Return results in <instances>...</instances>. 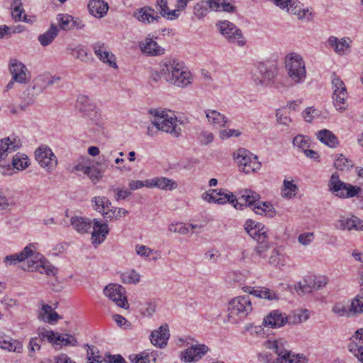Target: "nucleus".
Returning a JSON list of instances; mask_svg holds the SVG:
<instances>
[{
	"instance_id": "nucleus-30",
	"label": "nucleus",
	"mask_w": 363,
	"mask_h": 363,
	"mask_svg": "<svg viewBox=\"0 0 363 363\" xmlns=\"http://www.w3.org/2000/svg\"><path fill=\"white\" fill-rule=\"evenodd\" d=\"M88 9L91 15L101 18L106 15L109 6L104 0H90L88 4Z\"/></svg>"
},
{
	"instance_id": "nucleus-51",
	"label": "nucleus",
	"mask_w": 363,
	"mask_h": 363,
	"mask_svg": "<svg viewBox=\"0 0 363 363\" xmlns=\"http://www.w3.org/2000/svg\"><path fill=\"white\" fill-rule=\"evenodd\" d=\"M89 348L87 350V363H106V361H103L101 357L99 355V351L98 349L94 348V347L86 345Z\"/></svg>"
},
{
	"instance_id": "nucleus-47",
	"label": "nucleus",
	"mask_w": 363,
	"mask_h": 363,
	"mask_svg": "<svg viewBox=\"0 0 363 363\" xmlns=\"http://www.w3.org/2000/svg\"><path fill=\"white\" fill-rule=\"evenodd\" d=\"M334 167L337 169L341 171L348 170L350 167H353V163L351 160L346 158L342 154H340L335 157Z\"/></svg>"
},
{
	"instance_id": "nucleus-15",
	"label": "nucleus",
	"mask_w": 363,
	"mask_h": 363,
	"mask_svg": "<svg viewBox=\"0 0 363 363\" xmlns=\"http://www.w3.org/2000/svg\"><path fill=\"white\" fill-rule=\"evenodd\" d=\"M41 81L43 80L40 78H35L33 81V86L28 87L23 92L21 103L19 106L22 111H25L29 105L33 104L35 96L44 89V87L40 84Z\"/></svg>"
},
{
	"instance_id": "nucleus-38",
	"label": "nucleus",
	"mask_w": 363,
	"mask_h": 363,
	"mask_svg": "<svg viewBox=\"0 0 363 363\" xmlns=\"http://www.w3.org/2000/svg\"><path fill=\"white\" fill-rule=\"evenodd\" d=\"M307 358L303 355L294 354L287 350L274 360L272 363H306Z\"/></svg>"
},
{
	"instance_id": "nucleus-48",
	"label": "nucleus",
	"mask_w": 363,
	"mask_h": 363,
	"mask_svg": "<svg viewBox=\"0 0 363 363\" xmlns=\"http://www.w3.org/2000/svg\"><path fill=\"white\" fill-rule=\"evenodd\" d=\"M352 316L363 313V294H358L350 306Z\"/></svg>"
},
{
	"instance_id": "nucleus-6",
	"label": "nucleus",
	"mask_w": 363,
	"mask_h": 363,
	"mask_svg": "<svg viewBox=\"0 0 363 363\" xmlns=\"http://www.w3.org/2000/svg\"><path fill=\"white\" fill-rule=\"evenodd\" d=\"M285 68L293 84L303 83L306 78L305 62L300 55L291 53L285 57Z\"/></svg>"
},
{
	"instance_id": "nucleus-2",
	"label": "nucleus",
	"mask_w": 363,
	"mask_h": 363,
	"mask_svg": "<svg viewBox=\"0 0 363 363\" xmlns=\"http://www.w3.org/2000/svg\"><path fill=\"white\" fill-rule=\"evenodd\" d=\"M149 113L154 116L152 123L158 130L169 133L175 138L181 135L182 129L173 111L160 108L150 109Z\"/></svg>"
},
{
	"instance_id": "nucleus-52",
	"label": "nucleus",
	"mask_w": 363,
	"mask_h": 363,
	"mask_svg": "<svg viewBox=\"0 0 363 363\" xmlns=\"http://www.w3.org/2000/svg\"><path fill=\"white\" fill-rule=\"evenodd\" d=\"M121 278L124 284H136L140 281V275L135 270L121 274Z\"/></svg>"
},
{
	"instance_id": "nucleus-50",
	"label": "nucleus",
	"mask_w": 363,
	"mask_h": 363,
	"mask_svg": "<svg viewBox=\"0 0 363 363\" xmlns=\"http://www.w3.org/2000/svg\"><path fill=\"white\" fill-rule=\"evenodd\" d=\"M264 346L268 349L272 350L274 353L277 354V357H279L284 352L287 351V350L284 348V343L281 340H267L265 342Z\"/></svg>"
},
{
	"instance_id": "nucleus-11",
	"label": "nucleus",
	"mask_w": 363,
	"mask_h": 363,
	"mask_svg": "<svg viewBox=\"0 0 363 363\" xmlns=\"http://www.w3.org/2000/svg\"><path fill=\"white\" fill-rule=\"evenodd\" d=\"M332 85L333 89V100L337 110L345 109V100L347 98L346 86L342 80L335 73L333 74Z\"/></svg>"
},
{
	"instance_id": "nucleus-49",
	"label": "nucleus",
	"mask_w": 363,
	"mask_h": 363,
	"mask_svg": "<svg viewBox=\"0 0 363 363\" xmlns=\"http://www.w3.org/2000/svg\"><path fill=\"white\" fill-rule=\"evenodd\" d=\"M12 165L18 170L25 169L28 167V159L26 155L18 153L13 157Z\"/></svg>"
},
{
	"instance_id": "nucleus-28",
	"label": "nucleus",
	"mask_w": 363,
	"mask_h": 363,
	"mask_svg": "<svg viewBox=\"0 0 363 363\" xmlns=\"http://www.w3.org/2000/svg\"><path fill=\"white\" fill-rule=\"evenodd\" d=\"M141 51L150 56L161 55L164 53V49L160 47L152 38L147 37L139 44Z\"/></svg>"
},
{
	"instance_id": "nucleus-16",
	"label": "nucleus",
	"mask_w": 363,
	"mask_h": 363,
	"mask_svg": "<svg viewBox=\"0 0 363 363\" xmlns=\"http://www.w3.org/2000/svg\"><path fill=\"white\" fill-rule=\"evenodd\" d=\"M55 335V332L51 330H48L45 328H39L37 330V336L30 338L29 342V349L30 352L40 350L41 344L48 342L52 344V336Z\"/></svg>"
},
{
	"instance_id": "nucleus-4",
	"label": "nucleus",
	"mask_w": 363,
	"mask_h": 363,
	"mask_svg": "<svg viewBox=\"0 0 363 363\" xmlns=\"http://www.w3.org/2000/svg\"><path fill=\"white\" fill-rule=\"evenodd\" d=\"M328 186L329 190L339 198L347 199L357 196L358 206L363 208V196L359 195L361 191L360 187L340 181L337 173L332 174Z\"/></svg>"
},
{
	"instance_id": "nucleus-62",
	"label": "nucleus",
	"mask_w": 363,
	"mask_h": 363,
	"mask_svg": "<svg viewBox=\"0 0 363 363\" xmlns=\"http://www.w3.org/2000/svg\"><path fill=\"white\" fill-rule=\"evenodd\" d=\"M169 230L171 232L180 234H186L189 232L188 228L182 223H171L169 225Z\"/></svg>"
},
{
	"instance_id": "nucleus-1",
	"label": "nucleus",
	"mask_w": 363,
	"mask_h": 363,
	"mask_svg": "<svg viewBox=\"0 0 363 363\" xmlns=\"http://www.w3.org/2000/svg\"><path fill=\"white\" fill-rule=\"evenodd\" d=\"M160 73L165 81L178 87L191 83V74L184 63L177 59H165L160 62Z\"/></svg>"
},
{
	"instance_id": "nucleus-13",
	"label": "nucleus",
	"mask_w": 363,
	"mask_h": 363,
	"mask_svg": "<svg viewBox=\"0 0 363 363\" xmlns=\"http://www.w3.org/2000/svg\"><path fill=\"white\" fill-rule=\"evenodd\" d=\"M104 293L119 307L124 309L128 308L129 304L125 296V290L122 286L115 284H109L104 288Z\"/></svg>"
},
{
	"instance_id": "nucleus-61",
	"label": "nucleus",
	"mask_w": 363,
	"mask_h": 363,
	"mask_svg": "<svg viewBox=\"0 0 363 363\" xmlns=\"http://www.w3.org/2000/svg\"><path fill=\"white\" fill-rule=\"evenodd\" d=\"M106 363H128L121 354H111L107 352L105 354Z\"/></svg>"
},
{
	"instance_id": "nucleus-21",
	"label": "nucleus",
	"mask_w": 363,
	"mask_h": 363,
	"mask_svg": "<svg viewBox=\"0 0 363 363\" xmlns=\"http://www.w3.org/2000/svg\"><path fill=\"white\" fill-rule=\"evenodd\" d=\"M42 256L39 255L38 258H33L28 261V270H37L40 273H45L48 276H54L56 274L57 269L52 267L48 262L41 259Z\"/></svg>"
},
{
	"instance_id": "nucleus-56",
	"label": "nucleus",
	"mask_w": 363,
	"mask_h": 363,
	"mask_svg": "<svg viewBox=\"0 0 363 363\" xmlns=\"http://www.w3.org/2000/svg\"><path fill=\"white\" fill-rule=\"evenodd\" d=\"M293 145L304 152L310 147V140L308 137L298 135L293 139Z\"/></svg>"
},
{
	"instance_id": "nucleus-42",
	"label": "nucleus",
	"mask_w": 363,
	"mask_h": 363,
	"mask_svg": "<svg viewBox=\"0 0 363 363\" xmlns=\"http://www.w3.org/2000/svg\"><path fill=\"white\" fill-rule=\"evenodd\" d=\"M57 33V27L52 24L50 28L45 33L38 36V40L43 46H47L50 45L56 38Z\"/></svg>"
},
{
	"instance_id": "nucleus-20",
	"label": "nucleus",
	"mask_w": 363,
	"mask_h": 363,
	"mask_svg": "<svg viewBox=\"0 0 363 363\" xmlns=\"http://www.w3.org/2000/svg\"><path fill=\"white\" fill-rule=\"evenodd\" d=\"M169 330L167 324L162 325L157 330H153L150 336L151 343L160 348H164L167 345L169 338Z\"/></svg>"
},
{
	"instance_id": "nucleus-39",
	"label": "nucleus",
	"mask_w": 363,
	"mask_h": 363,
	"mask_svg": "<svg viewBox=\"0 0 363 363\" xmlns=\"http://www.w3.org/2000/svg\"><path fill=\"white\" fill-rule=\"evenodd\" d=\"M70 222L74 230L81 234L88 233L92 226L90 220L80 216L72 217Z\"/></svg>"
},
{
	"instance_id": "nucleus-59",
	"label": "nucleus",
	"mask_w": 363,
	"mask_h": 363,
	"mask_svg": "<svg viewBox=\"0 0 363 363\" xmlns=\"http://www.w3.org/2000/svg\"><path fill=\"white\" fill-rule=\"evenodd\" d=\"M104 171L101 169L90 167L85 169V174H86L92 181H99L103 174Z\"/></svg>"
},
{
	"instance_id": "nucleus-55",
	"label": "nucleus",
	"mask_w": 363,
	"mask_h": 363,
	"mask_svg": "<svg viewBox=\"0 0 363 363\" xmlns=\"http://www.w3.org/2000/svg\"><path fill=\"white\" fill-rule=\"evenodd\" d=\"M269 263L276 267H281L285 264L284 257L278 250L274 249L269 257Z\"/></svg>"
},
{
	"instance_id": "nucleus-9",
	"label": "nucleus",
	"mask_w": 363,
	"mask_h": 363,
	"mask_svg": "<svg viewBox=\"0 0 363 363\" xmlns=\"http://www.w3.org/2000/svg\"><path fill=\"white\" fill-rule=\"evenodd\" d=\"M236 160L240 169L245 174L255 172L261 167L257 157L244 148L237 151Z\"/></svg>"
},
{
	"instance_id": "nucleus-23",
	"label": "nucleus",
	"mask_w": 363,
	"mask_h": 363,
	"mask_svg": "<svg viewBox=\"0 0 363 363\" xmlns=\"http://www.w3.org/2000/svg\"><path fill=\"white\" fill-rule=\"evenodd\" d=\"M39 256L38 253L35 254L33 250L29 246H26L19 253H15L10 255H7L4 257V263L6 266L16 264L18 262L24 261L25 259L33 258H38Z\"/></svg>"
},
{
	"instance_id": "nucleus-57",
	"label": "nucleus",
	"mask_w": 363,
	"mask_h": 363,
	"mask_svg": "<svg viewBox=\"0 0 363 363\" xmlns=\"http://www.w3.org/2000/svg\"><path fill=\"white\" fill-rule=\"evenodd\" d=\"M297 292L298 294H308L311 293L313 290H315V286L313 284L312 279H305L303 282H300L298 284V287L296 288Z\"/></svg>"
},
{
	"instance_id": "nucleus-26",
	"label": "nucleus",
	"mask_w": 363,
	"mask_h": 363,
	"mask_svg": "<svg viewBox=\"0 0 363 363\" xmlns=\"http://www.w3.org/2000/svg\"><path fill=\"white\" fill-rule=\"evenodd\" d=\"M205 115L208 123L215 129L224 128L230 122L224 114L213 109H206Z\"/></svg>"
},
{
	"instance_id": "nucleus-18",
	"label": "nucleus",
	"mask_w": 363,
	"mask_h": 363,
	"mask_svg": "<svg viewBox=\"0 0 363 363\" xmlns=\"http://www.w3.org/2000/svg\"><path fill=\"white\" fill-rule=\"evenodd\" d=\"M261 78L255 76L254 81L257 85H265L267 82H271L277 74V69L276 65H267L260 63L257 67Z\"/></svg>"
},
{
	"instance_id": "nucleus-60",
	"label": "nucleus",
	"mask_w": 363,
	"mask_h": 363,
	"mask_svg": "<svg viewBox=\"0 0 363 363\" xmlns=\"http://www.w3.org/2000/svg\"><path fill=\"white\" fill-rule=\"evenodd\" d=\"M241 135V132L236 129H228L221 130L219 133L220 138L221 140H225L233 136L239 137Z\"/></svg>"
},
{
	"instance_id": "nucleus-46",
	"label": "nucleus",
	"mask_w": 363,
	"mask_h": 363,
	"mask_svg": "<svg viewBox=\"0 0 363 363\" xmlns=\"http://www.w3.org/2000/svg\"><path fill=\"white\" fill-rule=\"evenodd\" d=\"M256 241H265L267 239V230L261 223L247 232Z\"/></svg>"
},
{
	"instance_id": "nucleus-54",
	"label": "nucleus",
	"mask_w": 363,
	"mask_h": 363,
	"mask_svg": "<svg viewBox=\"0 0 363 363\" xmlns=\"http://www.w3.org/2000/svg\"><path fill=\"white\" fill-rule=\"evenodd\" d=\"M11 15L15 21L22 20V13L24 12L21 0H13L12 4Z\"/></svg>"
},
{
	"instance_id": "nucleus-58",
	"label": "nucleus",
	"mask_w": 363,
	"mask_h": 363,
	"mask_svg": "<svg viewBox=\"0 0 363 363\" xmlns=\"http://www.w3.org/2000/svg\"><path fill=\"white\" fill-rule=\"evenodd\" d=\"M333 312L339 316L351 317L350 306H345L340 303L334 305L332 309Z\"/></svg>"
},
{
	"instance_id": "nucleus-7",
	"label": "nucleus",
	"mask_w": 363,
	"mask_h": 363,
	"mask_svg": "<svg viewBox=\"0 0 363 363\" xmlns=\"http://www.w3.org/2000/svg\"><path fill=\"white\" fill-rule=\"evenodd\" d=\"M94 209L101 213L105 219L118 220L121 216H125L128 211L124 208L112 206L109 199L105 196H95L92 199Z\"/></svg>"
},
{
	"instance_id": "nucleus-29",
	"label": "nucleus",
	"mask_w": 363,
	"mask_h": 363,
	"mask_svg": "<svg viewBox=\"0 0 363 363\" xmlns=\"http://www.w3.org/2000/svg\"><path fill=\"white\" fill-rule=\"evenodd\" d=\"M245 292L252 294L256 297L267 299L269 301L279 300L278 296L269 289L265 287L255 288L246 286L242 288Z\"/></svg>"
},
{
	"instance_id": "nucleus-12",
	"label": "nucleus",
	"mask_w": 363,
	"mask_h": 363,
	"mask_svg": "<svg viewBox=\"0 0 363 363\" xmlns=\"http://www.w3.org/2000/svg\"><path fill=\"white\" fill-rule=\"evenodd\" d=\"M35 155L38 164L47 171L50 172L57 166V157L48 146H40L35 150Z\"/></svg>"
},
{
	"instance_id": "nucleus-44",
	"label": "nucleus",
	"mask_w": 363,
	"mask_h": 363,
	"mask_svg": "<svg viewBox=\"0 0 363 363\" xmlns=\"http://www.w3.org/2000/svg\"><path fill=\"white\" fill-rule=\"evenodd\" d=\"M76 106L79 111L86 114L89 111H92L95 108L91 100L84 95L78 96Z\"/></svg>"
},
{
	"instance_id": "nucleus-17",
	"label": "nucleus",
	"mask_w": 363,
	"mask_h": 363,
	"mask_svg": "<svg viewBox=\"0 0 363 363\" xmlns=\"http://www.w3.org/2000/svg\"><path fill=\"white\" fill-rule=\"evenodd\" d=\"M349 351L363 363V328L357 330L350 339L347 345Z\"/></svg>"
},
{
	"instance_id": "nucleus-45",
	"label": "nucleus",
	"mask_w": 363,
	"mask_h": 363,
	"mask_svg": "<svg viewBox=\"0 0 363 363\" xmlns=\"http://www.w3.org/2000/svg\"><path fill=\"white\" fill-rule=\"evenodd\" d=\"M210 11L207 0H201L194 6V15L198 19L203 18Z\"/></svg>"
},
{
	"instance_id": "nucleus-35",
	"label": "nucleus",
	"mask_w": 363,
	"mask_h": 363,
	"mask_svg": "<svg viewBox=\"0 0 363 363\" xmlns=\"http://www.w3.org/2000/svg\"><path fill=\"white\" fill-rule=\"evenodd\" d=\"M260 196L255 191L250 189H245L239 197L238 201L243 204V206H250L253 210L255 206L259 203Z\"/></svg>"
},
{
	"instance_id": "nucleus-10",
	"label": "nucleus",
	"mask_w": 363,
	"mask_h": 363,
	"mask_svg": "<svg viewBox=\"0 0 363 363\" xmlns=\"http://www.w3.org/2000/svg\"><path fill=\"white\" fill-rule=\"evenodd\" d=\"M217 26L220 33L230 43L242 46L245 43V38L240 29L228 21H220Z\"/></svg>"
},
{
	"instance_id": "nucleus-22",
	"label": "nucleus",
	"mask_w": 363,
	"mask_h": 363,
	"mask_svg": "<svg viewBox=\"0 0 363 363\" xmlns=\"http://www.w3.org/2000/svg\"><path fill=\"white\" fill-rule=\"evenodd\" d=\"M95 55L104 63L113 68H117L115 56L109 52L104 43L97 42L93 45Z\"/></svg>"
},
{
	"instance_id": "nucleus-53",
	"label": "nucleus",
	"mask_w": 363,
	"mask_h": 363,
	"mask_svg": "<svg viewBox=\"0 0 363 363\" xmlns=\"http://www.w3.org/2000/svg\"><path fill=\"white\" fill-rule=\"evenodd\" d=\"M298 187L292 182L284 180L283 183L282 195L286 198H291L296 194Z\"/></svg>"
},
{
	"instance_id": "nucleus-31",
	"label": "nucleus",
	"mask_w": 363,
	"mask_h": 363,
	"mask_svg": "<svg viewBox=\"0 0 363 363\" xmlns=\"http://www.w3.org/2000/svg\"><path fill=\"white\" fill-rule=\"evenodd\" d=\"M149 188L157 187L162 190H173L177 187V184L173 179L160 177L148 179Z\"/></svg>"
},
{
	"instance_id": "nucleus-25",
	"label": "nucleus",
	"mask_w": 363,
	"mask_h": 363,
	"mask_svg": "<svg viewBox=\"0 0 363 363\" xmlns=\"http://www.w3.org/2000/svg\"><path fill=\"white\" fill-rule=\"evenodd\" d=\"M155 12V11L153 8L145 6L136 9L133 12V16L143 23L150 24L153 21L158 22L160 19V16L154 14Z\"/></svg>"
},
{
	"instance_id": "nucleus-41",
	"label": "nucleus",
	"mask_w": 363,
	"mask_h": 363,
	"mask_svg": "<svg viewBox=\"0 0 363 363\" xmlns=\"http://www.w3.org/2000/svg\"><path fill=\"white\" fill-rule=\"evenodd\" d=\"M253 211L259 215H264L268 218H273L276 215L274 206L269 202H259L255 206Z\"/></svg>"
},
{
	"instance_id": "nucleus-36",
	"label": "nucleus",
	"mask_w": 363,
	"mask_h": 363,
	"mask_svg": "<svg viewBox=\"0 0 363 363\" xmlns=\"http://www.w3.org/2000/svg\"><path fill=\"white\" fill-rule=\"evenodd\" d=\"M317 138L324 145L330 147H336L338 144V139L335 134L327 129L319 130L316 133Z\"/></svg>"
},
{
	"instance_id": "nucleus-27",
	"label": "nucleus",
	"mask_w": 363,
	"mask_h": 363,
	"mask_svg": "<svg viewBox=\"0 0 363 363\" xmlns=\"http://www.w3.org/2000/svg\"><path fill=\"white\" fill-rule=\"evenodd\" d=\"M93 232H92V243L94 245H99L102 243L106 235L108 234V227L106 223H102L97 219L93 220Z\"/></svg>"
},
{
	"instance_id": "nucleus-40",
	"label": "nucleus",
	"mask_w": 363,
	"mask_h": 363,
	"mask_svg": "<svg viewBox=\"0 0 363 363\" xmlns=\"http://www.w3.org/2000/svg\"><path fill=\"white\" fill-rule=\"evenodd\" d=\"M0 348L16 352L18 349H21V347L18 341L5 335L4 333L0 332Z\"/></svg>"
},
{
	"instance_id": "nucleus-24",
	"label": "nucleus",
	"mask_w": 363,
	"mask_h": 363,
	"mask_svg": "<svg viewBox=\"0 0 363 363\" xmlns=\"http://www.w3.org/2000/svg\"><path fill=\"white\" fill-rule=\"evenodd\" d=\"M208 351V347L205 345H192L191 347L185 350L181 356V359L186 362H192L199 360Z\"/></svg>"
},
{
	"instance_id": "nucleus-3",
	"label": "nucleus",
	"mask_w": 363,
	"mask_h": 363,
	"mask_svg": "<svg viewBox=\"0 0 363 363\" xmlns=\"http://www.w3.org/2000/svg\"><path fill=\"white\" fill-rule=\"evenodd\" d=\"M309 318L308 311H301L295 313L293 316H287L279 310H273L263 319L262 325L270 328H280L287 323L297 324L307 320Z\"/></svg>"
},
{
	"instance_id": "nucleus-14",
	"label": "nucleus",
	"mask_w": 363,
	"mask_h": 363,
	"mask_svg": "<svg viewBox=\"0 0 363 363\" xmlns=\"http://www.w3.org/2000/svg\"><path fill=\"white\" fill-rule=\"evenodd\" d=\"M9 68L12 79L20 84H27L30 81V74L26 66L16 59H11L9 63Z\"/></svg>"
},
{
	"instance_id": "nucleus-34",
	"label": "nucleus",
	"mask_w": 363,
	"mask_h": 363,
	"mask_svg": "<svg viewBox=\"0 0 363 363\" xmlns=\"http://www.w3.org/2000/svg\"><path fill=\"white\" fill-rule=\"evenodd\" d=\"M336 226L340 230H351L355 229L363 230V221L352 216L351 218H342L338 220Z\"/></svg>"
},
{
	"instance_id": "nucleus-63",
	"label": "nucleus",
	"mask_w": 363,
	"mask_h": 363,
	"mask_svg": "<svg viewBox=\"0 0 363 363\" xmlns=\"http://www.w3.org/2000/svg\"><path fill=\"white\" fill-rule=\"evenodd\" d=\"M315 115H318V113L317 110L313 107H308L302 113V116L307 123H311Z\"/></svg>"
},
{
	"instance_id": "nucleus-37",
	"label": "nucleus",
	"mask_w": 363,
	"mask_h": 363,
	"mask_svg": "<svg viewBox=\"0 0 363 363\" xmlns=\"http://www.w3.org/2000/svg\"><path fill=\"white\" fill-rule=\"evenodd\" d=\"M66 51L74 59L84 62H87L91 55L87 49L82 45H78L74 47L69 45L66 48Z\"/></svg>"
},
{
	"instance_id": "nucleus-19",
	"label": "nucleus",
	"mask_w": 363,
	"mask_h": 363,
	"mask_svg": "<svg viewBox=\"0 0 363 363\" xmlns=\"http://www.w3.org/2000/svg\"><path fill=\"white\" fill-rule=\"evenodd\" d=\"M21 139L16 135H11L0 140V160L5 159L8 154L19 149L21 146Z\"/></svg>"
},
{
	"instance_id": "nucleus-64",
	"label": "nucleus",
	"mask_w": 363,
	"mask_h": 363,
	"mask_svg": "<svg viewBox=\"0 0 363 363\" xmlns=\"http://www.w3.org/2000/svg\"><path fill=\"white\" fill-rule=\"evenodd\" d=\"M135 251L138 255L143 257H147L153 252L152 249L142 245H137L135 246Z\"/></svg>"
},
{
	"instance_id": "nucleus-32",
	"label": "nucleus",
	"mask_w": 363,
	"mask_h": 363,
	"mask_svg": "<svg viewBox=\"0 0 363 363\" xmlns=\"http://www.w3.org/2000/svg\"><path fill=\"white\" fill-rule=\"evenodd\" d=\"M52 345L56 350L60 349L63 346H76L78 343L77 339L69 334L62 335L55 332V335L52 336Z\"/></svg>"
},
{
	"instance_id": "nucleus-43",
	"label": "nucleus",
	"mask_w": 363,
	"mask_h": 363,
	"mask_svg": "<svg viewBox=\"0 0 363 363\" xmlns=\"http://www.w3.org/2000/svg\"><path fill=\"white\" fill-rule=\"evenodd\" d=\"M58 25L61 29L68 30L73 29L76 26V20L67 14H59L57 17Z\"/></svg>"
},
{
	"instance_id": "nucleus-5",
	"label": "nucleus",
	"mask_w": 363,
	"mask_h": 363,
	"mask_svg": "<svg viewBox=\"0 0 363 363\" xmlns=\"http://www.w3.org/2000/svg\"><path fill=\"white\" fill-rule=\"evenodd\" d=\"M252 311V306L249 296H238L232 299L228 306L226 322L237 324Z\"/></svg>"
},
{
	"instance_id": "nucleus-8",
	"label": "nucleus",
	"mask_w": 363,
	"mask_h": 363,
	"mask_svg": "<svg viewBox=\"0 0 363 363\" xmlns=\"http://www.w3.org/2000/svg\"><path fill=\"white\" fill-rule=\"evenodd\" d=\"M202 199L208 203L225 204L229 202L236 209H242L243 204L238 201L236 196L227 189H211L202 195Z\"/></svg>"
},
{
	"instance_id": "nucleus-33",
	"label": "nucleus",
	"mask_w": 363,
	"mask_h": 363,
	"mask_svg": "<svg viewBox=\"0 0 363 363\" xmlns=\"http://www.w3.org/2000/svg\"><path fill=\"white\" fill-rule=\"evenodd\" d=\"M350 40L349 38L338 39L335 36L328 38V44L334 49L335 52L340 55H345L350 48Z\"/></svg>"
}]
</instances>
